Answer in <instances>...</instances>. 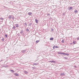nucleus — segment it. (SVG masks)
Listing matches in <instances>:
<instances>
[{"mask_svg":"<svg viewBox=\"0 0 79 79\" xmlns=\"http://www.w3.org/2000/svg\"><path fill=\"white\" fill-rule=\"evenodd\" d=\"M35 22H36V23H38V20H37V19H35Z\"/></svg>","mask_w":79,"mask_h":79,"instance_id":"2eb2a0df","label":"nucleus"},{"mask_svg":"<svg viewBox=\"0 0 79 79\" xmlns=\"http://www.w3.org/2000/svg\"><path fill=\"white\" fill-rule=\"evenodd\" d=\"M62 55H69V54L65 53H62Z\"/></svg>","mask_w":79,"mask_h":79,"instance_id":"6e6552de","label":"nucleus"},{"mask_svg":"<svg viewBox=\"0 0 79 79\" xmlns=\"http://www.w3.org/2000/svg\"><path fill=\"white\" fill-rule=\"evenodd\" d=\"M3 65H2V66H3Z\"/></svg>","mask_w":79,"mask_h":79,"instance_id":"ea45409f","label":"nucleus"},{"mask_svg":"<svg viewBox=\"0 0 79 79\" xmlns=\"http://www.w3.org/2000/svg\"><path fill=\"white\" fill-rule=\"evenodd\" d=\"M39 42V40H37L36 41V44H37V43H38Z\"/></svg>","mask_w":79,"mask_h":79,"instance_id":"412c9836","label":"nucleus"},{"mask_svg":"<svg viewBox=\"0 0 79 79\" xmlns=\"http://www.w3.org/2000/svg\"><path fill=\"white\" fill-rule=\"evenodd\" d=\"M59 48V47H57V46H54L53 47V49H54V48Z\"/></svg>","mask_w":79,"mask_h":79,"instance_id":"7ed1b4c3","label":"nucleus"},{"mask_svg":"<svg viewBox=\"0 0 79 79\" xmlns=\"http://www.w3.org/2000/svg\"><path fill=\"white\" fill-rule=\"evenodd\" d=\"M20 34H22L23 33V30H21V31L20 32Z\"/></svg>","mask_w":79,"mask_h":79,"instance_id":"9b49d317","label":"nucleus"},{"mask_svg":"<svg viewBox=\"0 0 79 79\" xmlns=\"http://www.w3.org/2000/svg\"><path fill=\"white\" fill-rule=\"evenodd\" d=\"M77 10H76V9H75L74 11V13H77Z\"/></svg>","mask_w":79,"mask_h":79,"instance_id":"dca6fc26","label":"nucleus"},{"mask_svg":"<svg viewBox=\"0 0 79 79\" xmlns=\"http://www.w3.org/2000/svg\"><path fill=\"white\" fill-rule=\"evenodd\" d=\"M33 69H35V67H32Z\"/></svg>","mask_w":79,"mask_h":79,"instance_id":"f704fd0d","label":"nucleus"},{"mask_svg":"<svg viewBox=\"0 0 79 79\" xmlns=\"http://www.w3.org/2000/svg\"><path fill=\"white\" fill-rule=\"evenodd\" d=\"M12 19H14V17H13V18H12Z\"/></svg>","mask_w":79,"mask_h":79,"instance_id":"e433bc0d","label":"nucleus"},{"mask_svg":"<svg viewBox=\"0 0 79 79\" xmlns=\"http://www.w3.org/2000/svg\"><path fill=\"white\" fill-rule=\"evenodd\" d=\"M12 29H13V30H15V29H16V27L14 26V27H12Z\"/></svg>","mask_w":79,"mask_h":79,"instance_id":"9d476101","label":"nucleus"},{"mask_svg":"<svg viewBox=\"0 0 79 79\" xmlns=\"http://www.w3.org/2000/svg\"><path fill=\"white\" fill-rule=\"evenodd\" d=\"M24 26H25L26 27V26H27V23H24Z\"/></svg>","mask_w":79,"mask_h":79,"instance_id":"f3484780","label":"nucleus"},{"mask_svg":"<svg viewBox=\"0 0 79 79\" xmlns=\"http://www.w3.org/2000/svg\"><path fill=\"white\" fill-rule=\"evenodd\" d=\"M24 72L25 73V74H28V72L27 71H26V70H25L24 71Z\"/></svg>","mask_w":79,"mask_h":79,"instance_id":"1a4fd4ad","label":"nucleus"},{"mask_svg":"<svg viewBox=\"0 0 79 79\" xmlns=\"http://www.w3.org/2000/svg\"><path fill=\"white\" fill-rule=\"evenodd\" d=\"M4 35L5 37H8V35H7L6 34H5Z\"/></svg>","mask_w":79,"mask_h":79,"instance_id":"b1692460","label":"nucleus"},{"mask_svg":"<svg viewBox=\"0 0 79 79\" xmlns=\"http://www.w3.org/2000/svg\"><path fill=\"white\" fill-rule=\"evenodd\" d=\"M74 67H75V68H77V66L76 65L74 66Z\"/></svg>","mask_w":79,"mask_h":79,"instance_id":"473e14b6","label":"nucleus"},{"mask_svg":"<svg viewBox=\"0 0 79 79\" xmlns=\"http://www.w3.org/2000/svg\"><path fill=\"white\" fill-rule=\"evenodd\" d=\"M33 64L34 65H37L38 64L35 63L34 64Z\"/></svg>","mask_w":79,"mask_h":79,"instance_id":"5701e85b","label":"nucleus"},{"mask_svg":"<svg viewBox=\"0 0 79 79\" xmlns=\"http://www.w3.org/2000/svg\"><path fill=\"white\" fill-rule=\"evenodd\" d=\"M32 24V23H31L29 24V26H31Z\"/></svg>","mask_w":79,"mask_h":79,"instance_id":"4be33fe9","label":"nucleus"},{"mask_svg":"<svg viewBox=\"0 0 79 79\" xmlns=\"http://www.w3.org/2000/svg\"><path fill=\"white\" fill-rule=\"evenodd\" d=\"M11 18H12V15H10L9 16H8V18H9V19H11Z\"/></svg>","mask_w":79,"mask_h":79,"instance_id":"0eeeda50","label":"nucleus"},{"mask_svg":"<svg viewBox=\"0 0 79 79\" xmlns=\"http://www.w3.org/2000/svg\"><path fill=\"white\" fill-rule=\"evenodd\" d=\"M52 31H53V29H52Z\"/></svg>","mask_w":79,"mask_h":79,"instance_id":"72a5a7b5","label":"nucleus"},{"mask_svg":"<svg viewBox=\"0 0 79 79\" xmlns=\"http://www.w3.org/2000/svg\"><path fill=\"white\" fill-rule=\"evenodd\" d=\"M2 68H3L4 67H5V65L2 66Z\"/></svg>","mask_w":79,"mask_h":79,"instance_id":"2f4dec72","label":"nucleus"},{"mask_svg":"<svg viewBox=\"0 0 79 79\" xmlns=\"http://www.w3.org/2000/svg\"><path fill=\"white\" fill-rule=\"evenodd\" d=\"M8 65H5V68H6L8 67Z\"/></svg>","mask_w":79,"mask_h":79,"instance_id":"cd10ccee","label":"nucleus"},{"mask_svg":"<svg viewBox=\"0 0 79 79\" xmlns=\"http://www.w3.org/2000/svg\"><path fill=\"white\" fill-rule=\"evenodd\" d=\"M28 14V15L30 16V15H32V13H31V12H29Z\"/></svg>","mask_w":79,"mask_h":79,"instance_id":"ddd939ff","label":"nucleus"},{"mask_svg":"<svg viewBox=\"0 0 79 79\" xmlns=\"http://www.w3.org/2000/svg\"><path fill=\"white\" fill-rule=\"evenodd\" d=\"M63 15H65V13H63Z\"/></svg>","mask_w":79,"mask_h":79,"instance_id":"7c9ffc66","label":"nucleus"},{"mask_svg":"<svg viewBox=\"0 0 79 79\" xmlns=\"http://www.w3.org/2000/svg\"><path fill=\"white\" fill-rule=\"evenodd\" d=\"M65 74H66V73H60L61 76H64V75H65Z\"/></svg>","mask_w":79,"mask_h":79,"instance_id":"20e7f679","label":"nucleus"},{"mask_svg":"<svg viewBox=\"0 0 79 79\" xmlns=\"http://www.w3.org/2000/svg\"><path fill=\"white\" fill-rule=\"evenodd\" d=\"M73 44H76V41H74L73 42Z\"/></svg>","mask_w":79,"mask_h":79,"instance_id":"a878e982","label":"nucleus"},{"mask_svg":"<svg viewBox=\"0 0 79 79\" xmlns=\"http://www.w3.org/2000/svg\"><path fill=\"white\" fill-rule=\"evenodd\" d=\"M71 44H72V43H71Z\"/></svg>","mask_w":79,"mask_h":79,"instance_id":"58836bf2","label":"nucleus"},{"mask_svg":"<svg viewBox=\"0 0 79 79\" xmlns=\"http://www.w3.org/2000/svg\"><path fill=\"white\" fill-rule=\"evenodd\" d=\"M58 54H60V55H62L63 54L62 53H61L60 52H58Z\"/></svg>","mask_w":79,"mask_h":79,"instance_id":"4468645a","label":"nucleus"},{"mask_svg":"<svg viewBox=\"0 0 79 79\" xmlns=\"http://www.w3.org/2000/svg\"><path fill=\"white\" fill-rule=\"evenodd\" d=\"M73 9V7H70L69 8V10H71Z\"/></svg>","mask_w":79,"mask_h":79,"instance_id":"423d86ee","label":"nucleus"},{"mask_svg":"<svg viewBox=\"0 0 79 79\" xmlns=\"http://www.w3.org/2000/svg\"><path fill=\"white\" fill-rule=\"evenodd\" d=\"M50 40H53V38L52 37L50 38Z\"/></svg>","mask_w":79,"mask_h":79,"instance_id":"f8f14e48","label":"nucleus"},{"mask_svg":"<svg viewBox=\"0 0 79 79\" xmlns=\"http://www.w3.org/2000/svg\"><path fill=\"white\" fill-rule=\"evenodd\" d=\"M64 58H65V60H67V59H68V58L67 57H64Z\"/></svg>","mask_w":79,"mask_h":79,"instance_id":"c85d7f7f","label":"nucleus"},{"mask_svg":"<svg viewBox=\"0 0 79 79\" xmlns=\"http://www.w3.org/2000/svg\"><path fill=\"white\" fill-rule=\"evenodd\" d=\"M27 50H22L21 52H22L23 53H25V52H26V51Z\"/></svg>","mask_w":79,"mask_h":79,"instance_id":"f03ea898","label":"nucleus"},{"mask_svg":"<svg viewBox=\"0 0 79 79\" xmlns=\"http://www.w3.org/2000/svg\"><path fill=\"white\" fill-rule=\"evenodd\" d=\"M62 43H64V40H62Z\"/></svg>","mask_w":79,"mask_h":79,"instance_id":"393cba45","label":"nucleus"},{"mask_svg":"<svg viewBox=\"0 0 79 79\" xmlns=\"http://www.w3.org/2000/svg\"><path fill=\"white\" fill-rule=\"evenodd\" d=\"M0 19H1V20H3V18H0Z\"/></svg>","mask_w":79,"mask_h":79,"instance_id":"bb28decb","label":"nucleus"},{"mask_svg":"<svg viewBox=\"0 0 79 79\" xmlns=\"http://www.w3.org/2000/svg\"><path fill=\"white\" fill-rule=\"evenodd\" d=\"M4 40V39H3V38L2 39V41H3Z\"/></svg>","mask_w":79,"mask_h":79,"instance_id":"c756f323","label":"nucleus"},{"mask_svg":"<svg viewBox=\"0 0 79 79\" xmlns=\"http://www.w3.org/2000/svg\"><path fill=\"white\" fill-rule=\"evenodd\" d=\"M15 26H16V27H19V24H15Z\"/></svg>","mask_w":79,"mask_h":79,"instance_id":"39448f33","label":"nucleus"},{"mask_svg":"<svg viewBox=\"0 0 79 79\" xmlns=\"http://www.w3.org/2000/svg\"><path fill=\"white\" fill-rule=\"evenodd\" d=\"M14 75H15V76H19V74L18 73H14Z\"/></svg>","mask_w":79,"mask_h":79,"instance_id":"f257e3e1","label":"nucleus"},{"mask_svg":"<svg viewBox=\"0 0 79 79\" xmlns=\"http://www.w3.org/2000/svg\"><path fill=\"white\" fill-rule=\"evenodd\" d=\"M49 62H52V61H49Z\"/></svg>","mask_w":79,"mask_h":79,"instance_id":"c9c22d12","label":"nucleus"},{"mask_svg":"<svg viewBox=\"0 0 79 79\" xmlns=\"http://www.w3.org/2000/svg\"><path fill=\"white\" fill-rule=\"evenodd\" d=\"M10 71L11 72H13V73H15V71L12 69L10 70Z\"/></svg>","mask_w":79,"mask_h":79,"instance_id":"a211bd4d","label":"nucleus"},{"mask_svg":"<svg viewBox=\"0 0 79 79\" xmlns=\"http://www.w3.org/2000/svg\"><path fill=\"white\" fill-rule=\"evenodd\" d=\"M51 62H52V63H55V61L54 60H52Z\"/></svg>","mask_w":79,"mask_h":79,"instance_id":"6ab92c4d","label":"nucleus"},{"mask_svg":"<svg viewBox=\"0 0 79 79\" xmlns=\"http://www.w3.org/2000/svg\"><path fill=\"white\" fill-rule=\"evenodd\" d=\"M26 31L27 32H29V29H27L26 30Z\"/></svg>","mask_w":79,"mask_h":79,"instance_id":"aec40b11","label":"nucleus"},{"mask_svg":"<svg viewBox=\"0 0 79 79\" xmlns=\"http://www.w3.org/2000/svg\"><path fill=\"white\" fill-rule=\"evenodd\" d=\"M3 61V60H1V61Z\"/></svg>","mask_w":79,"mask_h":79,"instance_id":"4c0bfd02","label":"nucleus"}]
</instances>
